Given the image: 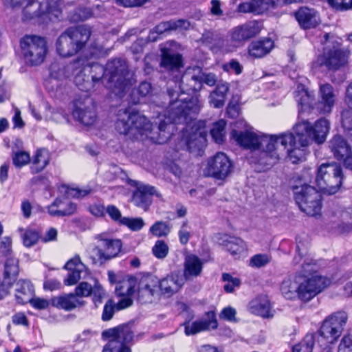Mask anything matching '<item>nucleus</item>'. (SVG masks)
Wrapping results in <instances>:
<instances>
[{
  "instance_id": "nucleus-4",
  "label": "nucleus",
  "mask_w": 352,
  "mask_h": 352,
  "mask_svg": "<svg viewBox=\"0 0 352 352\" xmlns=\"http://www.w3.org/2000/svg\"><path fill=\"white\" fill-rule=\"evenodd\" d=\"M296 252L298 255L294 258V263H302L304 272L308 274L299 275L298 298L308 302L327 287L331 284V280L315 272L316 264L311 263L309 258H305L307 253V245L297 241Z\"/></svg>"
},
{
  "instance_id": "nucleus-9",
  "label": "nucleus",
  "mask_w": 352,
  "mask_h": 352,
  "mask_svg": "<svg viewBox=\"0 0 352 352\" xmlns=\"http://www.w3.org/2000/svg\"><path fill=\"white\" fill-rule=\"evenodd\" d=\"M20 46L24 62L30 66L43 63L48 52L45 38L36 35H25L21 39Z\"/></svg>"
},
{
  "instance_id": "nucleus-38",
  "label": "nucleus",
  "mask_w": 352,
  "mask_h": 352,
  "mask_svg": "<svg viewBox=\"0 0 352 352\" xmlns=\"http://www.w3.org/2000/svg\"><path fill=\"white\" fill-rule=\"evenodd\" d=\"M63 202L60 199L55 201L47 207L48 213L52 217H64L74 214L76 210V205L69 202L67 204V208L63 207Z\"/></svg>"
},
{
  "instance_id": "nucleus-31",
  "label": "nucleus",
  "mask_w": 352,
  "mask_h": 352,
  "mask_svg": "<svg viewBox=\"0 0 352 352\" xmlns=\"http://www.w3.org/2000/svg\"><path fill=\"white\" fill-rule=\"evenodd\" d=\"M249 309L252 314L263 318L273 316L270 300L265 296H259L253 299L249 304Z\"/></svg>"
},
{
  "instance_id": "nucleus-58",
  "label": "nucleus",
  "mask_w": 352,
  "mask_h": 352,
  "mask_svg": "<svg viewBox=\"0 0 352 352\" xmlns=\"http://www.w3.org/2000/svg\"><path fill=\"white\" fill-rule=\"evenodd\" d=\"M93 301L96 306L101 304L104 298L106 297V292L102 287L98 283L96 282L93 287L92 291Z\"/></svg>"
},
{
  "instance_id": "nucleus-6",
  "label": "nucleus",
  "mask_w": 352,
  "mask_h": 352,
  "mask_svg": "<svg viewBox=\"0 0 352 352\" xmlns=\"http://www.w3.org/2000/svg\"><path fill=\"white\" fill-rule=\"evenodd\" d=\"M321 43L324 45L323 54L318 57L315 63L316 66L338 70L348 63L350 52L342 48L333 35L324 34Z\"/></svg>"
},
{
  "instance_id": "nucleus-34",
  "label": "nucleus",
  "mask_w": 352,
  "mask_h": 352,
  "mask_svg": "<svg viewBox=\"0 0 352 352\" xmlns=\"http://www.w3.org/2000/svg\"><path fill=\"white\" fill-rule=\"evenodd\" d=\"M34 294V287L31 283L26 280H19L16 283L15 297L20 304L28 303Z\"/></svg>"
},
{
  "instance_id": "nucleus-11",
  "label": "nucleus",
  "mask_w": 352,
  "mask_h": 352,
  "mask_svg": "<svg viewBox=\"0 0 352 352\" xmlns=\"http://www.w3.org/2000/svg\"><path fill=\"white\" fill-rule=\"evenodd\" d=\"M102 336L109 339L104 346L102 352H131L126 344H130L134 338V333L128 324H122L102 332Z\"/></svg>"
},
{
  "instance_id": "nucleus-13",
  "label": "nucleus",
  "mask_w": 352,
  "mask_h": 352,
  "mask_svg": "<svg viewBox=\"0 0 352 352\" xmlns=\"http://www.w3.org/2000/svg\"><path fill=\"white\" fill-rule=\"evenodd\" d=\"M342 182V168L337 164H322L318 168L316 182L323 192L329 195L335 194L340 189Z\"/></svg>"
},
{
  "instance_id": "nucleus-7",
  "label": "nucleus",
  "mask_w": 352,
  "mask_h": 352,
  "mask_svg": "<svg viewBox=\"0 0 352 352\" xmlns=\"http://www.w3.org/2000/svg\"><path fill=\"white\" fill-rule=\"evenodd\" d=\"M90 36L91 30L87 26L69 28L56 40V52L62 57H71L83 49Z\"/></svg>"
},
{
  "instance_id": "nucleus-10",
  "label": "nucleus",
  "mask_w": 352,
  "mask_h": 352,
  "mask_svg": "<svg viewBox=\"0 0 352 352\" xmlns=\"http://www.w3.org/2000/svg\"><path fill=\"white\" fill-rule=\"evenodd\" d=\"M262 29L261 23L254 20L234 27L229 33L230 38L223 43V51L225 52L235 51L248 40L260 34Z\"/></svg>"
},
{
  "instance_id": "nucleus-59",
  "label": "nucleus",
  "mask_w": 352,
  "mask_h": 352,
  "mask_svg": "<svg viewBox=\"0 0 352 352\" xmlns=\"http://www.w3.org/2000/svg\"><path fill=\"white\" fill-rule=\"evenodd\" d=\"M222 69L224 72H234L236 75L241 74L243 72V66L235 59H232L229 62L223 64Z\"/></svg>"
},
{
  "instance_id": "nucleus-16",
  "label": "nucleus",
  "mask_w": 352,
  "mask_h": 352,
  "mask_svg": "<svg viewBox=\"0 0 352 352\" xmlns=\"http://www.w3.org/2000/svg\"><path fill=\"white\" fill-rule=\"evenodd\" d=\"M232 164L229 157L222 152H218L208 160L204 173L217 179H225L232 172Z\"/></svg>"
},
{
  "instance_id": "nucleus-46",
  "label": "nucleus",
  "mask_w": 352,
  "mask_h": 352,
  "mask_svg": "<svg viewBox=\"0 0 352 352\" xmlns=\"http://www.w3.org/2000/svg\"><path fill=\"white\" fill-rule=\"evenodd\" d=\"M59 191L67 197L82 198L89 194L91 190L90 188L80 189L63 185L59 188Z\"/></svg>"
},
{
  "instance_id": "nucleus-44",
  "label": "nucleus",
  "mask_w": 352,
  "mask_h": 352,
  "mask_svg": "<svg viewBox=\"0 0 352 352\" xmlns=\"http://www.w3.org/2000/svg\"><path fill=\"white\" fill-rule=\"evenodd\" d=\"M18 230L21 234L23 243L25 246L32 247L37 243L39 235L36 230L30 228L23 229L22 228H19Z\"/></svg>"
},
{
  "instance_id": "nucleus-23",
  "label": "nucleus",
  "mask_w": 352,
  "mask_h": 352,
  "mask_svg": "<svg viewBox=\"0 0 352 352\" xmlns=\"http://www.w3.org/2000/svg\"><path fill=\"white\" fill-rule=\"evenodd\" d=\"M185 283L182 274L172 273L165 278L159 280V290L160 296L169 298L178 292Z\"/></svg>"
},
{
  "instance_id": "nucleus-24",
  "label": "nucleus",
  "mask_w": 352,
  "mask_h": 352,
  "mask_svg": "<svg viewBox=\"0 0 352 352\" xmlns=\"http://www.w3.org/2000/svg\"><path fill=\"white\" fill-rule=\"evenodd\" d=\"M336 94L333 87L329 83L322 84L319 89V100L316 104V109L321 113H329L331 112L336 103Z\"/></svg>"
},
{
  "instance_id": "nucleus-25",
  "label": "nucleus",
  "mask_w": 352,
  "mask_h": 352,
  "mask_svg": "<svg viewBox=\"0 0 352 352\" xmlns=\"http://www.w3.org/2000/svg\"><path fill=\"white\" fill-rule=\"evenodd\" d=\"M137 186L133 192L132 201L135 206L146 210L152 203V197L155 194V188L149 185L134 182Z\"/></svg>"
},
{
  "instance_id": "nucleus-53",
  "label": "nucleus",
  "mask_w": 352,
  "mask_h": 352,
  "mask_svg": "<svg viewBox=\"0 0 352 352\" xmlns=\"http://www.w3.org/2000/svg\"><path fill=\"white\" fill-rule=\"evenodd\" d=\"M295 97L298 104L301 107L302 111H305L310 108L312 103V98L307 90L302 89L301 91H299Z\"/></svg>"
},
{
  "instance_id": "nucleus-60",
  "label": "nucleus",
  "mask_w": 352,
  "mask_h": 352,
  "mask_svg": "<svg viewBox=\"0 0 352 352\" xmlns=\"http://www.w3.org/2000/svg\"><path fill=\"white\" fill-rule=\"evenodd\" d=\"M16 277L8 276L4 273L3 279L0 283V298L3 297L8 293L9 289L15 281Z\"/></svg>"
},
{
  "instance_id": "nucleus-39",
  "label": "nucleus",
  "mask_w": 352,
  "mask_h": 352,
  "mask_svg": "<svg viewBox=\"0 0 352 352\" xmlns=\"http://www.w3.org/2000/svg\"><path fill=\"white\" fill-rule=\"evenodd\" d=\"M223 244L233 256H239L247 250L245 243L241 239L235 236H226L223 241Z\"/></svg>"
},
{
  "instance_id": "nucleus-51",
  "label": "nucleus",
  "mask_w": 352,
  "mask_h": 352,
  "mask_svg": "<svg viewBox=\"0 0 352 352\" xmlns=\"http://www.w3.org/2000/svg\"><path fill=\"white\" fill-rule=\"evenodd\" d=\"M153 255L159 258H164L168 254L169 248L165 241L157 240L152 248Z\"/></svg>"
},
{
  "instance_id": "nucleus-64",
  "label": "nucleus",
  "mask_w": 352,
  "mask_h": 352,
  "mask_svg": "<svg viewBox=\"0 0 352 352\" xmlns=\"http://www.w3.org/2000/svg\"><path fill=\"white\" fill-rule=\"evenodd\" d=\"M338 352H352V336H344L338 346Z\"/></svg>"
},
{
  "instance_id": "nucleus-18",
  "label": "nucleus",
  "mask_w": 352,
  "mask_h": 352,
  "mask_svg": "<svg viewBox=\"0 0 352 352\" xmlns=\"http://www.w3.org/2000/svg\"><path fill=\"white\" fill-rule=\"evenodd\" d=\"M207 132L204 127V122H198L197 126L194 124L191 132H184L182 142L190 153H199L206 145Z\"/></svg>"
},
{
  "instance_id": "nucleus-2",
  "label": "nucleus",
  "mask_w": 352,
  "mask_h": 352,
  "mask_svg": "<svg viewBox=\"0 0 352 352\" xmlns=\"http://www.w3.org/2000/svg\"><path fill=\"white\" fill-rule=\"evenodd\" d=\"M232 138L241 146L251 150L256 157L251 162L263 166H271L279 159V145H275L276 135H265L252 129L239 132L232 131Z\"/></svg>"
},
{
  "instance_id": "nucleus-30",
  "label": "nucleus",
  "mask_w": 352,
  "mask_h": 352,
  "mask_svg": "<svg viewBox=\"0 0 352 352\" xmlns=\"http://www.w3.org/2000/svg\"><path fill=\"white\" fill-rule=\"evenodd\" d=\"M272 8L271 0H250L239 5V11L243 13L261 14Z\"/></svg>"
},
{
  "instance_id": "nucleus-62",
  "label": "nucleus",
  "mask_w": 352,
  "mask_h": 352,
  "mask_svg": "<svg viewBox=\"0 0 352 352\" xmlns=\"http://www.w3.org/2000/svg\"><path fill=\"white\" fill-rule=\"evenodd\" d=\"M116 306L112 300H109L104 305L103 312L102 314V319L103 321L110 320L115 313Z\"/></svg>"
},
{
  "instance_id": "nucleus-45",
  "label": "nucleus",
  "mask_w": 352,
  "mask_h": 352,
  "mask_svg": "<svg viewBox=\"0 0 352 352\" xmlns=\"http://www.w3.org/2000/svg\"><path fill=\"white\" fill-rule=\"evenodd\" d=\"M226 122L223 120H220L213 124L210 130V134L215 142L221 144L224 141L226 136Z\"/></svg>"
},
{
  "instance_id": "nucleus-40",
  "label": "nucleus",
  "mask_w": 352,
  "mask_h": 352,
  "mask_svg": "<svg viewBox=\"0 0 352 352\" xmlns=\"http://www.w3.org/2000/svg\"><path fill=\"white\" fill-rule=\"evenodd\" d=\"M49 162L48 151L43 148L38 149L32 161L31 172L34 174L41 172L49 164Z\"/></svg>"
},
{
  "instance_id": "nucleus-42",
  "label": "nucleus",
  "mask_w": 352,
  "mask_h": 352,
  "mask_svg": "<svg viewBox=\"0 0 352 352\" xmlns=\"http://www.w3.org/2000/svg\"><path fill=\"white\" fill-rule=\"evenodd\" d=\"M135 281L133 278H126L118 281L116 287V294L118 296H131L134 293Z\"/></svg>"
},
{
  "instance_id": "nucleus-33",
  "label": "nucleus",
  "mask_w": 352,
  "mask_h": 352,
  "mask_svg": "<svg viewBox=\"0 0 352 352\" xmlns=\"http://www.w3.org/2000/svg\"><path fill=\"white\" fill-rule=\"evenodd\" d=\"M203 268V263L200 258L195 255H189L186 257L184 262V272L182 275L185 280L197 277L200 275Z\"/></svg>"
},
{
  "instance_id": "nucleus-20",
  "label": "nucleus",
  "mask_w": 352,
  "mask_h": 352,
  "mask_svg": "<svg viewBox=\"0 0 352 352\" xmlns=\"http://www.w3.org/2000/svg\"><path fill=\"white\" fill-rule=\"evenodd\" d=\"M72 114L75 119L85 125H91L96 120V113L89 97L75 100Z\"/></svg>"
},
{
  "instance_id": "nucleus-41",
  "label": "nucleus",
  "mask_w": 352,
  "mask_h": 352,
  "mask_svg": "<svg viewBox=\"0 0 352 352\" xmlns=\"http://www.w3.org/2000/svg\"><path fill=\"white\" fill-rule=\"evenodd\" d=\"M153 91V87L149 82L143 81L138 87L134 88L130 94V101L133 104L141 102L142 99L148 96Z\"/></svg>"
},
{
  "instance_id": "nucleus-5",
  "label": "nucleus",
  "mask_w": 352,
  "mask_h": 352,
  "mask_svg": "<svg viewBox=\"0 0 352 352\" xmlns=\"http://www.w3.org/2000/svg\"><path fill=\"white\" fill-rule=\"evenodd\" d=\"M61 0H4L12 8L23 7V20L41 18L42 22L58 19L62 14Z\"/></svg>"
},
{
  "instance_id": "nucleus-37",
  "label": "nucleus",
  "mask_w": 352,
  "mask_h": 352,
  "mask_svg": "<svg viewBox=\"0 0 352 352\" xmlns=\"http://www.w3.org/2000/svg\"><path fill=\"white\" fill-rule=\"evenodd\" d=\"M228 91L229 84L228 82H219L209 96L210 104L215 108L222 107L225 104Z\"/></svg>"
},
{
  "instance_id": "nucleus-50",
  "label": "nucleus",
  "mask_w": 352,
  "mask_h": 352,
  "mask_svg": "<svg viewBox=\"0 0 352 352\" xmlns=\"http://www.w3.org/2000/svg\"><path fill=\"white\" fill-rule=\"evenodd\" d=\"M12 162L17 168H21L30 162V153L26 151H19L13 153Z\"/></svg>"
},
{
  "instance_id": "nucleus-54",
  "label": "nucleus",
  "mask_w": 352,
  "mask_h": 352,
  "mask_svg": "<svg viewBox=\"0 0 352 352\" xmlns=\"http://www.w3.org/2000/svg\"><path fill=\"white\" fill-rule=\"evenodd\" d=\"M342 123L346 135L352 140V109H346L342 112Z\"/></svg>"
},
{
  "instance_id": "nucleus-28",
  "label": "nucleus",
  "mask_w": 352,
  "mask_h": 352,
  "mask_svg": "<svg viewBox=\"0 0 352 352\" xmlns=\"http://www.w3.org/2000/svg\"><path fill=\"white\" fill-rule=\"evenodd\" d=\"M274 47V42L270 38H262L252 41L248 47V54L254 58H261L268 54Z\"/></svg>"
},
{
  "instance_id": "nucleus-22",
  "label": "nucleus",
  "mask_w": 352,
  "mask_h": 352,
  "mask_svg": "<svg viewBox=\"0 0 352 352\" xmlns=\"http://www.w3.org/2000/svg\"><path fill=\"white\" fill-rule=\"evenodd\" d=\"M98 240V254L100 258L111 259L120 253L122 242L120 239H111L104 234L96 236Z\"/></svg>"
},
{
  "instance_id": "nucleus-43",
  "label": "nucleus",
  "mask_w": 352,
  "mask_h": 352,
  "mask_svg": "<svg viewBox=\"0 0 352 352\" xmlns=\"http://www.w3.org/2000/svg\"><path fill=\"white\" fill-rule=\"evenodd\" d=\"M171 231V226L165 221H157L150 228L149 232L156 237H166Z\"/></svg>"
},
{
  "instance_id": "nucleus-52",
  "label": "nucleus",
  "mask_w": 352,
  "mask_h": 352,
  "mask_svg": "<svg viewBox=\"0 0 352 352\" xmlns=\"http://www.w3.org/2000/svg\"><path fill=\"white\" fill-rule=\"evenodd\" d=\"M271 261V256L266 254H257L250 260L249 265L252 267L260 268L265 266Z\"/></svg>"
},
{
  "instance_id": "nucleus-49",
  "label": "nucleus",
  "mask_w": 352,
  "mask_h": 352,
  "mask_svg": "<svg viewBox=\"0 0 352 352\" xmlns=\"http://www.w3.org/2000/svg\"><path fill=\"white\" fill-rule=\"evenodd\" d=\"M120 224L127 226L132 231H138L144 227V221L141 217H123L120 219Z\"/></svg>"
},
{
  "instance_id": "nucleus-14",
  "label": "nucleus",
  "mask_w": 352,
  "mask_h": 352,
  "mask_svg": "<svg viewBox=\"0 0 352 352\" xmlns=\"http://www.w3.org/2000/svg\"><path fill=\"white\" fill-rule=\"evenodd\" d=\"M346 320L347 315L344 311L330 315L324 320L319 330L320 336L328 343H333L340 336Z\"/></svg>"
},
{
  "instance_id": "nucleus-47",
  "label": "nucleus",
  "mask_w": 352,
  "mask_h": 352,
  "mask_svg": "<svg viewBox=\"0 0 352 352\" xmlns=\"http://www.w3.org/2000/svg\"><path fill=\"white\" fill-rule=\"evenodd\" d=\"M222 280L224 282L223 289L227 293H232L236 288L241 285V280L236 277H233L228 273L222 274Z\"/></svg>"
},
{
  "instance_id": "nucleus-29",
  "label": "nucleus",
  "mask_w": 352,
  "mask_h": 352,
  "mask_svg": "<svg viewBox=\"0 0 352 352\" xmlns=\"http://www.w3.org/2000/svg\"><path fill=\"white\" fill-rule=\"evenodd\" d=\"M190 27V23L185 19L163 21L155 27L153 30L151 32L149 39L152 41L157 39L155 37L152 36L154 33H157L160 35L173 30H187Z\"/></svg>"
},
{
  "instance_id": "nucleus-3",
  "label": "nucleus",
  "mask_w": 352,
  "mask_h": 352,
  "mask_svg": "<svg viewBox=\"0 0 352 352\" xmlns=\"http://www.w3.org/2000/svg\"><path fill=\"white\" fill-rule=\"evenodd\" d=\"M84 65H80V72L91 67V79L94 82L102 80V83L116 95L122 96V93L131 84L128 65L124 60L113 59L107 63L106 68L98 63H91L81 57Z\"/></svg>"
},
{
  "instance_id": "nucleus-56",
  "label": "nucleus",
  "mask_w": 352,
  "mask_h": 352,
  "mask_svg": "<svg viewBox=\"0 0 352 352\" xmlns=\"http://www.w3.org/2000/svg\"><path fill=\"white\" fill-rule=\"evenodd\" d=\"M4 273L8 276L16 277L19 273L18 260L14 257H9L6 261Z\"/></svg>"
},
{
  "instance_id": "nucleus-35",
  "label": "nucleus",
  "mask_w": 352,
  "mask_h": 352,
  "mask_svg": "<svg viewBox=\"0 0 352 352\" xmlns=\"http://www.w3.org/2000/svg\"><path fill=\"white\" fill-rule=\"evenodd\" d=\"M299 276L295 275L285 278L280 286L283 296L289 300L298 298Z\"/></svg>"
},
{
  "instance_id": "nucleus-8",
  "label": "nucleus",
  "mask_w": 352,
  "mask_h": 352,
  "mask_svg": "<svg viewBox=\"0 0 352 352\" xmlns=\"http://www.w3.org/2000/svg\"><path fill=\"white\" fill-rule=\"evenodd\" d=\"M329 129V122L324 118L318 120L314 124L303 120L297 123L294 128L302 146H308L313 141L318 144H322L326 140Z\"/></svg>"
},
{
  "instance_id": "nucleus-57",
  "label": "nucleus",
  "mask_w": 352,
  "mask_h": 352,
  "mask_svg": "<svg viewBox=\"0 0 352 352\" xmlns=\"http://www.w3.org/2000/svg\"><path fill=\"white\" fill-rule=\"evenodd\" d=\"M178 236L179 243L182 245H186L188 243L190 237L192 236V234L190 232V228L187 221H184L182 224L178 231Z\"/></svg>"
},
{
  "instance_id": "nucleus-63",
  "label": "nucleus",
  "mask_w": 352,
  "mask_h": 352,
  "mask_svg": "<svg viewBox=\"0 0 352 352\" xmlns=\"http://www.w3.org/2000/svg\"><path fill=\"white\" fill-rule=\"evenodd\" d=\"M329 4L338 10H345L352 8V0H327Z\"/></svg>"
},
{
  "instance_id": "nucleus-61",
  "label": "nucleus",
  "mask_w": 352,
  "mask_h": 352,
  "mask_svg": "<svg viewBox=\"0 0 352 352\" xmlns=\"http://www.w3.org/2000/svg\"><path fill=\"white\" fill-rule=\"evenodd\" d=\"M93 287L87 282H81L75 289V296L77 297H87L91 294Z\"/></svg>"
},
{
  "instance_id": "nucleus-26",
  "label": "nucleus",
  "mask_w": 352,
  "mask_h": 352,
  "mask_svg": "<svg viewBox=\"0 0 352 352\" xmlns=\"http://www.w3.org/2000/svg\"><path fill=\"white\" fill-rule=\"evenodd\" d=\"M294 15L300 27L304 29L314 28L320 23L318 12L307 7H301Z\"/></svg>"
},
{
  "instance_id": "nucleus-32",
  "label": "nucleus",
  "mask_w": 352,
  "mask_h": 352,
  "mask_svg": "<svg viewBox=\"0 0 352 352\" xmlns=\"http://www.w3.org/2000/svg\"><path fill=\"white\" fill-rule=\"evenodd\" d=\"M329 147L333 156L338 160L344 158L350 153L351 147L340 135H334L329 142Z\"/></svg>"
},
{
  "instance_id": "nucleus-55",
  "label": "nucleus",
  "mask_w": 352,
  "mask_h": 352,
  "mask_svg": "<svg viewBox=\"0 0 352 352\" xmlns=\"http://www.w3.org/2000/svg\"><path fill=\"white\" fill-rule=\"evenodd\" d=\"M64 268L68 271L69 270H78V271H87V267L81 261L79 256H75L70 258L65 265Z\"/></svg>"
},
{
  "instance_id": "nucleus-12",
  "label": "nucleus",
  "mask_w": 352,
  "mask_h": 352,
  "mask_svg": "<svg viewBox=\"0 0 352 352\" xmlns=\"http://www.w3.org/2000/svg\"><path fill=\"white\" fill-rule=\"evenodd\" d=\"M292 189L296 202L302 212L310 216L320 214L322 204L318 190L307 184L296 186Z\"/></svg>"
},
{
  "instance_id": "nucleus-1",
  "label": "nucleus",
  "mask_w": 352,
  "mask_h": 352,
  "mask_svg": "<svg viewBox=\"0 0 352 352\" xmlns=\"http://www.w3.org/2000/svg\"><path fill=\"white\" fill-rule=\"evenodd\" d=\"M199 74V68H188L179 82L180 94L178 90L168 89L169 106L164 114L159 115L157 126L153 127L147 118L139 111L120 109L116 122V131L136 138L140 136L144 139V137L157 144L166 143L173 133L174 123L188 124L201 110L202 103L198 96L190 98L191 93L201 90Z\"/></svg>"
},
{
  "instance_id": "nucleus-19",
  "label": "nucleus",
  "mask_w": 352,
  "mask_h": 352,
  "mask_svg": "<svg viewBox=\"0 0 352 352\" xmlns=\"http://www.w3.org/2000/svg\"><path fill=\"white\" fill-rule=\"evenodd\" d=\"M159 279L153 276L143 277L140 283L138 291V300L142 303H151L160 298Z\"/></svg>"
},
{
  "instance_id": "nucleus-27",
  "label": "nucleus",
  "mask_w": 352,
  "mask_h": 352,
  "mask_svg": "<svg viewBox=\"0 0 352 352\" xmlns=\"http://www.w3.org/2000/svg\"><path fill=\"white\" fill-rule=\"evenodd\" d=\"M161 66L168 71L177 72L183 67L182 57L178 53L173 52L166 46L161 48Z\"/></svg>"
},
{
  "instance_id": "nucleus-17",
  "label": "nucleus",
  "mask_w": 352,
  "mask_h": 352,
  "mask_svg": "<svg viewBox=\"0 0 352 352\" xmlns=\"http://www.w3.org/2000/svg\"><path fill=\"white\" fill-rule=\"evenodd\" d=\"M80 65H84V60L81 57L75 61L69 63L67 65L53 64L51 66L52 77L62 80L67 78L71 76L76 74L75 77V82L82 90L88 89L89 87L81 84V75L80 72Z\"/></svg>"
},
{
  "instance_id": "nucleus-15",
  "label": "nucleus",
  "mask_w": 352,
  "mask_h": 352,
  "mask_svg": "<svg viewBox=\"0 0 352 352\" xmlns=\"http://www.w3.org/2000/svg\"><path fill=\"white\" fill-rule=\"evenodd\" d=\"M275 145H279V155L285 151L292 163L295 164L305 159V148L300 144L297 134L282 133L277 136Z\"/></svg>"
},
{
  "instance_id": "nucleus-48",
  "label": "nucleus",
  "mask_w": 352,
  "mask_h": 352,
  "mask_svg": "<svg viewBox=\"0 0 352 352\" xmlns=\"http://www.w3.org/2000/svg\"><path fill=\"white\" fill-rule=\"evenodd\" d=\"M314 345V335L308 334L300 344L294 346L293 352H312Z\"/></svg>"
},
{
  "instance_id": "nucleus-21",
  "label": "nucleus",
  "mask_w": 352,
  "mask_h": 352,
  "mask_svg": "<svg viewBox=\"0 0 352 352\" xmlns=\"http://www.w3.org/2000/svg\"><path fill=\"white\" fill-rule=\"evenodd\" d=\"M184 327L186 335L192 336L202 331L216 329L218 327V322L215 313L210 311L199 320L186 322Z\"/></svg>"
},
{
  "instance_id": "nucleus-36",
  "label": "nucleus",
  "mask_w": 352,
  "mask_h": 352,
  "mask_svg": "<svg viewBox=\"0 0 352 352\" xmlns=\"http://www.w3.org/2000/svg\"><path fill=\"white\" fill-rule=\"evenodd\" d=\"M52 305L58 309L70 311L81 303L74 294H69L52 298Z\"/></svg>"
}]
</instances>
